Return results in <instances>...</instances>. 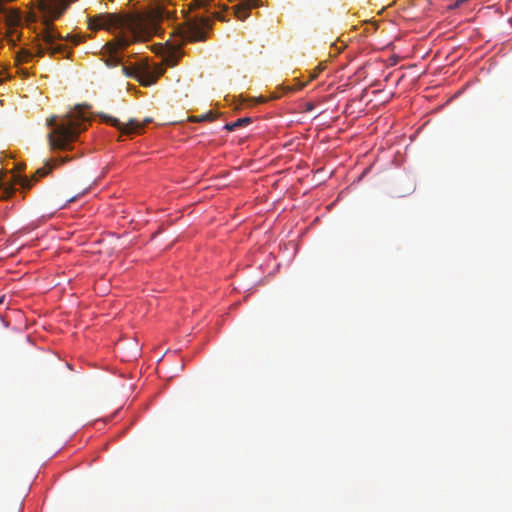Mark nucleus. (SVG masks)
Returning <instances> with one entry per match:
<instances>
[{
	"label": "nucleus",
	"mask_w": 512,
	"mask_h": 512,
	"mask_svg": "<svg viewBox=\"0 0 512 512\" xmlns=\"http://www.w3.org/2000/svg\"><path fill=\"white\" fill-rule=\"evenodd\" d=\"M212 6H216L215 0H192L189 4V11L204 9L206 12L205 16H210L212 20L218 19L225 21L226 19L223 12L226 11V8H223L221 11H211Z\"/></svg>",
	"instance_id": "obj_6"
},
{
	"label": "nucleus",
	"mask_w": 512,
	"mask_h": 512,
	"mask_svg": "<svg viewBox=\"0 0 512 512\" xmlns=\"http://www.w3.org/2000/svg\"><path fill=\"white\" fill-rule=\"evenodd\" d=\"M252 122L250 117L239 118L235 121L237 128L246 126Z\"/></svg>",
	"instance_id": "obj_14"
},
{
	"label": "nucleus",
	"mask_w": 512,
	"mask_h": 512,
	"mask_svg": "<svg viewBox=\"0 0 512 512\" xmlns=\"http://www.w3.org/2000/svg\"><path fill=\"white\" fill-rule=\"evenodd\" d=\"M100 117L104 122L110 124L113 127H116L117 129L126 134L138 133L143 128V125L135 119H131L127 124H121L117 118H114L112 116L100 114Z\"/></svg>",
	"instance_id": "obj_5"
},
{
	"label": "nucleus",
	"mask_w": 512,
	"mask_h": 512,
	"mask_svg": "<svg viewBox=\"0 0 512 512\" xmlns=\"http://www.w3.org/2000/svg\"><path fill=\"white\" fill-rule=\"evenodd\" d=\"M35 2L42 14V24L44 25L39 34L41 40H38L30 50H21L18 54L19 61L28 62L33 57H43L46 53L51 56L59 54L68 58L67 46L56 43V39L61 38V34L55 30L52 22L65 12L69 3L66 0H35Z\"/></svg>",
	"instance_id": "obj_2"
},
{
	"label": "nucleus",
	"mask_w": 512,
	"mask_h": 512,
	"mask_svg": "<svg viewBox=\"0 0 512 512\" xmlns=\"http://www.w3.org/2000/svg\"><path fill=\"white\" fill-rule=\"evenodd\" d=\"M15 192L12 185L0 183V199L5 200L11 197Z\"/></svg>",
	"instance_id": "obj_10"
},
{
	"label": "nucleus",
	"mask_w": 512,
	"mask_h": 512,
	"mask_svg": "<svg viewBox=\"0 0 512 512\" xmlns=\"http://www.w3.org/2000/svg\"><path fill=\"white\" fill-rule=\"evenodd\" d=\"M138 71H139L138 68H130V67H126V66H122V68H121L122 74L125 77H128V78H135L136 79Z\"/></svg>",
	"instance_id": "obj_11"
},
{
	"label": "nucleus",
	"mask_w": 512,
	"mask_h": 512,
	"mask_svg": "<svg viewBox=\"0 0 512 512\" xmlns=\"http://www.w3.org/2000/svg\"><path fill=\"white\" fill-rule=\"evenodd\" d=\"M53 169L50 162H47L43 167L37 169L34 175L29 179L27 177L21 179V187L23 189H30L34 182H37L39 178L48 175Z\"/></svg>",
	"instance_id": "obj_7"
},
{
	"label": "nucleus",
	"mask_w": 512,
	"mask_h": 512,
	"mask_svg": "<svg viewBox=\"0 0 512 512\" xmlns=\"http://www.w3.org/2000/svg\"><path fill=\"white\" fill-rule=\"evenodd\" d=\"M214 115L212 112H208L206 114L200 115V116H192L189 118L190 121L193 122H202V121H212L214 120Z\"/></svg>",
	"instance_id": "obj_12"
},
{
	"label": "nucleus",
	"mask_w": 512,
	"mask_h": 512,
	"mask_svg": "<svg viewBox=\"0 0 512 512\" xmlns=\"http://www.w3.org/2000/svg\"><path fill=\"white\" fill-rule=\"evenodd\" d=\"M172 58H174L173 55H170L169 57L166 58V62L170 66H174L177 63V60L176 59H172Z\"/></svg>",
	"instance_id": "obj_16"
},
{
	"label": "nucleus",
	"mask_w": 512,
	"mask_h": 512,
	"mask_svg": "<svg viewBox=\"0 0 512 512\" xmlns=\"http://www.w3.org/2000/svg\"><path fill=\"white\" fill-rule=\"evenodd\" d=\"M224 129L228 130V131H234L235 129H237V126H236V123L235 121L232 122V123H227L225 126H224Z\"/></svg>",
	"instance_id": "obj_15"
},
{
	"label": "nucleus",
	"mask_w": 512,
	"mask_h": 512,
	"mask_svg": "<svg viewBox=\"0 0 512 512\" xmlns=\"http://www.w3.org/2000/svg\"><path fill=\"white\" fill-rule=\"evenodd\" d=\"M258 6V0H244L233 7L234 14L239 20H245L249 16V10Z\"/></svg>",
	"instance_id": "obj_8"
},
{
	"label": "nucleus",
	"mask_w": 512,
	"mask_h": 512,
	"mask_svg": "<svg viewBox=\"0 0 512 512\" xmlns=\"http://www.w3.org/2000/svg\"><path fill=\"white\" fill-rule=\"evenodd\" d=\"M89 117L81 106H76L67 114L47 119V126L53 127L48 133V142L52 150H67L71 143L78 139L79 134L87 129Z\"/></svg>",
	"instance_id": "obj_3"
},
{
	"label": "nucleus",
	"mask_w": 512,
	"mask_h": 512,
	"mask_svg": "<svg viewBox=\"0 0 512 512\" xmlns=\"http://www.w3.org/2000/svg\"><path fill=\"white\" fill-rule=\"evenodd\" d=\"M169 17L170 13L162 8H154L147 13H101L88 19V28L105 29L111 33L118 31L101 50L106 66L116 67L122 63L118 54L120 49L150 40L159 33L160 22Z\"/></svg>",
	"instance_id": "obj_1"
},
{
	"label": "nucleus",
	"mask_w": 512,
	"mask_h": 512,
	"mask_svg": "<svg viewBox=\"0 0 512 512\" xmlns=\"http://www.w3.org/2000/svg\"><path fill=\"white\" fill-rule=\"evenodd\" d=\"M210 16L196 14L193 17L186 16L183 38L188 41H203L206 39V30L211 27Z\"/></svg>",
	"instance_id": "obj_4"
},
{
	"label": "nucleus",
	"mask_w": 512,
	"mask_h": 512,
	"mask_svg": "<svg viewBox=\"0 0 512 512\" xmlns=\"http://www.w3.org/2000/svg\"><path fill=\"white\" fill-rule=\"evenodd\" d=\"M57 40H67L73 43V45H78L82 41V37L79 35H67L66 37H63L61 35V38H58Z\"/></svg>",
	"instance_id": "obj_13"
},
{
	"label": "nucleus",
	"mask_w": 512,
	"mask_h": 512,
	"mask_svg": "<svg viewBox=\"0 0 512 512\" xmlns=\"http://www.w3.org/2000/svg\"><path fill=\"white\" fill-rule=\"evenodd\" d=\"M136 79L142 86H150L156 82L157 77L150 74L149 72H141L139 70Z\"/></svg>",
	"instance_id": "obj_9"
},
{
	"label": "nucleus",
	"mask_w": 512,
	"mask_h": 512,
	"mask_svg": "<svg viewBox=\"0 0 512 512\" xmlns=\"http://www.w3.org/2000/svg\"><path fill=\"white\" fill-rule=\"evenodd\" d=\"M85 192H86V189H84L82 192L78 193L76 196L71 197L67 202L75 201L78 197H80L81 195L85 194Z\"/></svg>",
	"instance_id": "obj_17"
},
{
	"label": "nucleus",
	"mask_w": 512,
	"mask_h": 512,
	"mask_svg": "<svg viewBox=\"0 0 512 512\" xmlns=\"http://www.w3.org/2000/svg\"><path fill=\"white\" fill-rule=\"evenodd\" d=\"M4 298H5L4 296H1V297H0V304H2V303H3Z\"/></svg>",
	"instance_id": "obj_18"
}]
</instances>
